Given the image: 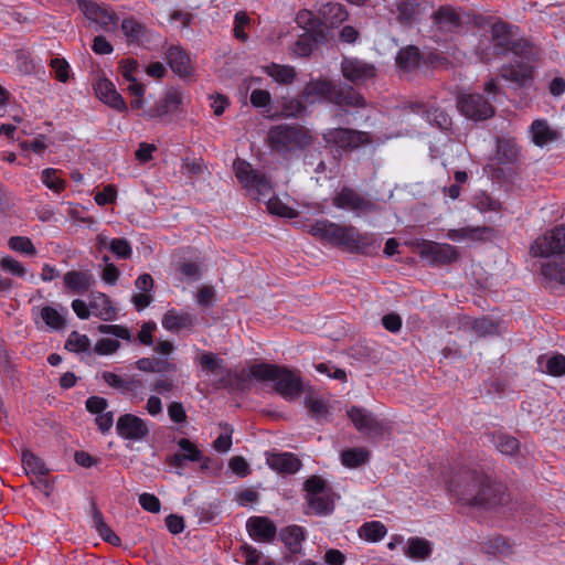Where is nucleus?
<instances>
[{
	"label": "nucleus",
	"mask_w": 565,
	"mask_h": 565,
	"mask_svg": "<svg viewBox=\"0 0 565 565\" xmlns=\"http://www.w3.org/2000/svg\"><path fill=\"white\" fill-rule=\"evenodd\" d=\"M0 268L18 277H24L26 275V268L10 256H6L0 260Z\"/></svg>",
	"instance_id": "59"
},
{
	"label": "nucleus",
	"mask_w": 565,
	"mask_h": 565,
	"mask_svg": "<svg viewBox=\"0 0 565 565\" xmlns=\"http://www.w3.org/2000/svg\"><path fill=\"white\" fill-rule=\"evenodd\" d=\"M89 308L95 317L104 321H110L116 318V309L111 306L108 296L103 292L92 294Z\"/></svg>",
	"instance_id": "29"
},
{
	"label": "nucleus",
	"mask_w": 565,
	"mask_h": 565,
	"mask_svg": "<svg viewBox=\"0 0 565 565\" xmlns=\"http://www.w3.org/2000/svg\"><path fill=\"white\" fill-rule=\"evenodd\" d=\"M236 178L249 191L257 195V199H268L271 194V182L260 173L252 168L250 163L245 160L237 159L233 163Z\"/></svg>",
	"instance_id": "6"
},
{
	"label": "nucleus",
	"mask_w": 565,
	"mask_h": 565,
	"mask_svg": "<svg viewBox=\"0 0 565 565\" xmlns=\"http://www.w3.org/2000/svg\"><path fill=\"white\" fill-rule=\"evenodd\" d=\"M120 437L130 440H141L149 434V428L143 419L132 414L121 415L116 424Z\"/></svg>",
	"instance_id": "14"
},
{
	"label": "nucleus",
	"mask_w": 565,
	"mask_h": 565,
	"mask_svg": "<svg viewBox=\"0 0 565 565\" xmlns=\"http://www.w3.org/2000/svg\"><path fill=\"white\" fill-rule=\"evenodd\" d=\"M484 551L488 554H500L504 556H509L513 553L512 545L510 542L503 536H495L489 539L484 544Z\"/></svg>",
	"instance_id": "48"
},
{
	"label": "nucleus",
	"mask_w": 565,
	"mask_h": 565,
	"mask_svg": "<svg viewBox=\"0 0 565 565\" xmlns=\"http://www.w3.org/2000/svg\"><path fill=\"white\" fill-rule=\"evenodd\" d=\"M9 247L18 253L25 254L29 256L36 255V248L32 241L26 236H12L8 241Z\"/></svg>",
	"instance_id": "49"
},
{
	"label": "nucleus",
	"mask_w": 565,
	"mask_h": 565,
	"mask_svg": "<svg viewBox=\"0 0 565 565\" xmlns=\"http://www.w3.org/2000/svg\"><path fill=\"white\" fill-rule=\"evenodd\" d=\"M531 254L534 257L557 254L542 265L541 273L546 279L565 285V225L537 237L531 245Z\"/></svg>",
	"instance_id": "2"
},
{
	"label": "nucleus",
	"mask_w": 565,
	"mask_h": 565,
	"mask_svg": "<svg viewBox=\"0 0 565 565\" xmlns=\"http://www.w3.org/2000/svg\"><path fill=\"white\" fill-rule=\"evenodd\" d=\"M316 43L307 33L301 34L294 45V53L298 56H309L315 47Z\"/></svg>",
	"instance_id": "57"
},
{
	"label": "nucleus",
	"mask_w": 565,
	"mask_h": 565,
	"mask_svg": "<svg viewBox=\"0 0 565 565\" xmlns=\"http://www.w3.org/2000/svg\"><path fill=\"white\" fill-rule=\"evenodd\" d=\"M311 130L298 124H280L267 132V143L271 151L284 159H290L313 143Z\"/></svg>",
	"instance_id": "3"
},
{
	"label": "nucleus",
	"mask_w": 565,
	"mask_h": 565,
	"mask_svg": "<svg viewBox=\"0 0 565 565\" xmlns=\"http://www.w3.org/2000/svg\"><path fill=\"white\" fill-rule=\"evenodd\" d=\"M501 77L519 88L530 87L533 83V68L527 62L515 61L501 67Z\"/></svg>",
	"instance_id": "15"
},
{
	"label": "nucleus",
	"mask_w": 565,
	"mask_h": 565,
	"mask_svg": "<svg viewBox=\"0 0 565 565\" xmlns=\"http://www.w3.org/2000/svg\"><path fill=\"white\" fill-rule=\"evenodd\" d=\"M102 377L120 394L129 395L131 398L142 395L145 384L142 379L137 375L120 376L113 372L105 371L102 373Z\"/></svg>",
	"instance_id": "13"
},
{
	"label": "nucleus",
	"mask_w": 565,
	"mask_h": 565,
	"mask_svg": "<svg viewBox=\"0 0 565 565\" xmlns=\"http://www.w3.org/2000/svg\"><path fill=\"white\" fill-rule=\"evenodd\" d=\"M333 205L339 209L350 210L353 212H366L374 207V204L365 200L356 191L350 188H342L333 198Z\"/></svg>",
	"instance_id": "19"
},
{
	"label": "nucleus",
	"mask_w": 565,
	"mask_h": 565,
	"mask_svg": "<svg viewBox=\"0 0 565 565\" xmlns=\"http://www.w3.org/2000/svg\"><path fill=\"white\" fill-rule=\"evenodd\" d=\"M267 209L271 214L285 216V217H294L296 215L295 211L289 206L285 205L278 200H274L271 198L267 199Z\"/></svg>",
	"instance_id": "62"
},
{
	"label": "nucleus",
	"mask_w": 565,
	"mask_h": 565,
	"mask_svg": "<svg viewBox=\"0 0 565 565\" xmlns=\"http://www.w3.org/2000/svg\"><path fill=\"white\" fill-rule=\"evenodd\" d=\"M431 19L434 26L443 33L455 32L461 25L460 15L450 7H440Z\"/></svg>",
	"instance_id": "24"
},
{
	"label": "nucleus",
	"mask_w": 565,
	"mask_h": 565,
	"mask_svg": "<svg viewBox=\"0 0 565 565\" xmlns=\"http://www.w3.org/2000/svg\"><path fill=\"white\" fill-rule=\"evenodd\" d=\"M341 71L343 76L352 83H360L372 78L376 72L373 64L355 57H344L341 63Z\"/></svg>",
	"instance_id": "16"
},
{
	"label": "nucleus",
	"mask_w": 565,
	"mask_h": 565,
	"mask_svg": "<svg viewBox=\"0 0 565 565\" xmlns=\"http://www.w3.org/2000/svg\"><path fill=\"white\" fill-rule=\"evenodd\" d=\"M331 103L340 108L366 107L364 97L350 85H334Z\"/></svg>",
	"instance_id": "21"
},
{
	"label": "nucleus",
	"mask_w": 565,
	"mask_h": 565,
	"mask_svg": "<svg viewBox=\"0 0 565 565\" xmlns=\"http://www.w3.org/2000/svg\"><path fill=\"white\" fill-rule=\"evenodd\" d=\"M386 532L385 525L379 521L365 523L359 530L360 536L370 542H377L382 540Z\"/></svg>",
	"instance_id": "47"
},
{
	"label": "nucleus",
	"mask_w": 565,
	"mask_h": 565,
	"mask_svg": "<svg viewBox=\"0 0 565 565\" xmlns=\"http://www.w3.org/2000/svg\"><path fill=\"white\" fill-rule=\"evenodd\" d=\"M449 491L461 505L478 510H492L509 500L502 483L477 469L458 471L449 482Z\"/></svg>",
	"instance_id": "1"
},
{
	"label": "nucleus",
	"mask_w": 565,
	"mask_h": 565,
	"mask_svg": "<svg viewBox=\"0 0 565 565\" xmlns=\"http://www.w3.org/2000/svg\"><path fill=\"white\" fill-rule=\"evenodd\" d=\"M473 201L475 206L481 212H498L501 210V203L498 200L490 196L489 194H487L486 192L478 193L475 196Z\"/></svg>",
	"instance_id": "53"
},
{
	"label": "nucleus",
	"mask_w": 565,
	"mask_h": 565,
	"mask_svg": "<svg viewBox=\"0 0 565 565\" xmlns=\"http://www.w3.org/2000/svg\"><path fill=\"white\" fill-rule=\"evenodd\" d=\"M266 73L273 77L275 82L284 85L291 84L296 78V71L289 65L273 63L266 67Z\"/></svg>",
	"instance_id": "39"
},
{
	"label": "nucleus",
	"mask_w": 565,
	"mask_h": 565,
	"mask_svg": "<svg viewBox=\"0 0 565 565\" xmlns=\"http://www.w3.org/2000/svg\"><path fill=\"white\" fill-rule=\"evenodd\" d=\"M109 250L121 259H128L132 254L130 243L126 238L111 239L109 242Z\"/></svg>",
	"instance_id": "54"
},
{
	"label": "nucleus",
	"mask_w": 565,
	"mask_h": 565,
	"mask_svg": "<svg viewBox=\"0 0 565 565\" xmlns=\"http://www.w3.org/2000/svg\"><path fill=\"white\" fill-rule=\"evenodd\" d=\"M166 61L172 72L180 77L191 75L192 66L189 55L180 46H170L166 54Z\"/></svg>",
	"instance_id": "25"
},
{
	"label": "nucleus",
	"mask_w": 565,
	"mask_h": 565,
	"mask_svg": "<svg viewBox=\"0 0 565 565\" xmlns=\"http://www.w3.org/2000/svg\"><path fill=\"white\" fill-rule=\"evenodd\" d=\"M42 181L55 192H61L65 188V182L56 175V170L52 168L42 171Z\"/></svg>",
	"instance_id": "58"
},
{
	"label": "nucleus",
	"mask_w": 565,
	"mask_h": 565,
	"mask_svg": "<svg viewBox=\"0 0 565 565\" xmlns=\"http://www.w3.org/2000/svg\"><path fill=\"white\" fill-rule=\"evenodd\" d=\"M531 131L533 142L539 147H544L561 137V134L552 129L544 119L534 120L531 126Z\"/></svg>",
	"instance_id": "30"
},
{
	"label": "nucleus",
	"mask_w": 565,
	"mask_h": 565,
	"mask_svg": "<svg viewBox=\"0 0 565 565\" xmlns=\"http://www.w3.org/2000/svg\"><path fill=\"white\" fill-rule=\"evenodd\" d=\"M121 30L129 43H139L146 35V26L134 18L124 19Z\"/></svg>",
	"instance_id": "41"
},
{
	"label": "nucleus",
	"mask_w": 565,
	"mask_h": 565,
	"mask_svg": "<svg viewBox=\"0 0 565 565\" xmlns=\"http://www.w3.org/2000/svg\"><path fill=\"white\" fill-rule=\"evenodd\" d=\"M97 97L109 107L119 111H127V105L115 85L107 78H99L95 84Z\"/></svg>",
	"instance_id": "22"
},
{
	"label": "nucleus",
	"mask_w": 565,
	"mask_h": 565,
	"mask_svg": "<svg viewBox=\"0 0 565 565\" xmlns=\"http://www.w3.org/2000/svg\"><path fill=\"white\" fill-rule=\"evenodd\" d=\"M458 109L472 120H486L494 115V107L480 94H461L457 99Z\"/></svg>",
	"instance_id": "10"
},
{
	"label": "nucleus",
	"mask_w": 565,
	"mask_h": 565,
	"mask_svg": "<svg viewBox=\"0 0 565 565\" xmlns=\"http://www.w3.org/2000/svg\"><path fill=\"white\" fill-rule=\"evenodd\" d=\"M246 527L248 534L258 542H271L277 534L276 525L266 516L249 518Z\"/></svg>",
	"instance_id": "20"
},
{
	"label": "nucleus",
	"mask_w": 565,
	"mask_h": 565,
	"mask_svg": "<svg viewBox=\"0 0 565 565\" xmlns=\"http://www.w3.org/2000/svg\"><path fill=\"white\" fill-rule=\"evenodd\" d=\"M307 104L299 97H285L280 103V116L284 118H299L305 115Z\"/></svg>",
	"instance_id": "38"
},
{
	"label": "nucleus",
	"mask_w": 565,
	"mask_h": 565,
	"mask_svg": "<svg viewBox=\"0 0 565 565\" xmlns=\"http://www.w3.org/2000/svg\"><path fill=\"white\" fill-rule=\"evenodd\" d=\"M40 317L52 330H62L65 328V318L53 307L44 306L40 311Z\"/></svg>",
	"instance_id": "46"
},
{
	"label": "nucleus",
	"mask_w": 565,
	"mask_h": 565,
	"mask_svg": "<svg viewBox=\"0 0 565 565\" xmlns=\"http://www.w3.org/2000/svg\"><path fill=\"white\" fill-rule=\"evenodd\" d=\"M182 104L183 95L177 89H169L153 108L146 110L143 114L149 118L163 117L178 111Z\"/></svg>",
	"instance_id": "23"
},
{
	"label": "nucleus",
	"mask_w": 565,
	"mask_h": 565,
	"mask_svg": "<svg viewBox=\"0 0 565 565\" xmlns=\"http://www.w3.org/2000/svg\"><path fill=\"white\" fill-rule=\"evenodd\" d=\"M305 406L316 420L328 419L330 407L324 399L308 396L305 398Z\"/></svg>",
	"instance_id": "44"
},
{
	"label": "nucleus",
	"mask_w": 565,
	"mask_h": 565,
	"mask_svg": "<svg viewBox=\"0 0 565 565\" xmlns=\"http://www.w3.org/2000/svg\"><path fill=\"white\" fill-rule=\"evenodd\" d=\"M427 120L440 129H447L451 124L450 117L441 109L434 108L427 111Z\"/></svg>",
	"instance_id": "60"
},
{
	"label": "nucleus",
	"mask_w": 565,
	"mask_h": 565,
	"mask_svg": "<svg viewBox=\"0 0 565 565\" xmlns=\"http://www.w3.org/2000/svg\"><path fill=\"white\" fill-rule=\"evenodd\" d=\"M178 445L181 449L180 455H182V458L189 461H201L203 459V455L201 450L190 440L186 438H181L178 441Z\"/></svg>",
	"instance_id": "51"
},
{
	"label": "nucleus",
	"mask_w": 565,
	"mask_h": 565,
	"mask_svg": "<svg viewBox=\"0 0 565 565\" xmlns=\"http://www.w3.org/2000/svg\"><path fill=\"white\" fill-rule=\"evenodd\" d=\"M370 452L364 448H351L341 452V462L348 468H358L369 460Z\"/></svg>",
	"instance_id": "42"
},
{
	"label": "nucleus",
	"mask_w": 565,
	"mask_h": 565,
	"mask_svg": "<svg viewBox=\"0 0 565 565\" xmlns=\"http://www.w3.org/2000/svg\"><path fill=\"white\" fill-rule=\"evenodd\" d=\"M419 58V51L415 46H408L398 52L396 62L403 70L412 71L418 65Z\"/></svg>",
	"instance_id": "45"
},
{
	"label": "nucleus",
	"mask_w": 565,
	"mask_h": 565,
	"mask_svg": "<svg viewBox=\"0 0 565 565\" xmlns=\"http://www.w3.org/2000/svg\"><path fill=\"white\" fill-rule=\"evenodd\" d=\"M333 86L334 84L328 79H311L303 87L300 98L307 105H313L324 100L331 103Z\"/></svg>",
	"instance_id": "17"
},
{
	"label": "nucleus",
	"mask_w": 565,
	"mask_h": 565,
	"mask_svg": "<svg viewBox=\"0 0 565 565\" xmlns=\"http://www.w3.org/2000/svg\"><path fill=\"white\" fill-rule=\"evenodd\" d=\"M472 329L481 337L497 332V326L487 318H480L473 321Z\"/></svg>",
	"instance_id": "64"
},
{
	"label": "nucleus",
	"mask_w": 565,
	"mask_h": 565,
	"mask_svg": "<svg viewBox=\"0 0 565 565\" xmlns=\"http://www.w3.org/2000/svg\"><path fill=\"white\" fill-rule=\"evenodd\" d=\"M491 233L492 228L488 226H466L461 228L448 230L447 237L455 242H479L488 238Z\"/></svg>",
	"instance_id": "28"
},
{
	"label": "nucleus",
	"mask_w": 565,
	"mask_h": 565,
	"mask_svg": "<svg viewBox=\"0 0 565 565\" xmlns=\"http://www.w3.org/2000/svg\"><path fill=\"white\" fill-rule=\"evenodd\" d=\"M545 373L552 376H562L565 374V356L555 354L546 360Z\"/></svg>",
	"instance_id": "55"
},
{
	"label": "nucleus",
	"mask_w": 565,
	"mask_h": 565,
	"mask_svg": "<svg viewBox=\"0 0 565 565\" xmlns=\"http://www.w3.org/2000/svg\"><path fill=\"white\" fill-rule=\"evenodd\" d=\"M92 516L93 523L96 531L103 537L104 541L113 545H119L120 539L111 531V529L104 521L102 512L97 509L95 503H92Z\"/></svg>",
	"instance_id": "36"
},
{
	"label": "nucleus",
	"mask_w": 565,
	"mask_h": 565,
	"mask_svg": "<svg viewBox=\"0 0 565 565\" xmlns=\"http://www.w3.org/2000/svg\"><path fill=\"white\" fill-rule=\"evenodd\" d=\"M50 66L55 72V77L62 83H66L70 78V65L65 58H52Z\"/></svg>",
	"instance_id": "61"
},
{
	"label": "nucleus",
	"mask_w": 565,
	"mask_h": 565,
	"mask_svg": "<svg viewBox=\"0 0 565 565\" xmlns=\"http://www.w3.org/2000/svg\"><path fill=\"white\" fill-rule=\"evenodd\" d=\"M498 159L502 163H511L516 160L519 154L518 147L509 140L498 141Z\"/></svg>",
	"instance_id": "50"
},
{
	"label": "nucleus",
	"mask_w": 565,
	"mask_h": 565,
	"mask_svg": "<svg viewBox=\"0 0 565 565\" xmlns=\"http://www.w3.org/2000/svg\"><path fill=\"white\" fill-rule=\"evenodd\" d=\"M323 140L343 151H353L372 141L370 134L366 131L342 127L328 129L323 134Z\"/></svg>",
	"instance_id": "9"
},
{
	"label": "nucleus",
	"mask_w": 565,
	"mask_h": 565,
	"mask_svg": "<svg viewBox=\"0 0 565 565\" xmlns=\"http://www.w3.org/2000/svg\"><path fill=\"white\" fill-rule=\"evenodd\" d=\"M307 501L316 514H329L333 510V501L330 489L326 481L319 476H312L305 482Z\"/></svg>",
	"instance_id": "8"
},
{
	"label": "nucleus",
	"mask_w": 565,
	"mask_h": 565,
	"mask_svg": "<svg viewBox=\"0 0 565 565\" xmlns=\"http://www.w3.org/2000/svg\"><path fill=\"white\" fill-rule=\"evenodd\" d=\"M249 23V18L244 11H238L235 14L234 35L239 41H247L248 35L244 32V26Z\"/></svg>",
	"instance_id": "63"
},
{
	"label": "nucleus",
	"mask_w": 565,
	"mask_h": 565,
	"mask_svg": "<svg viewBox=\"0 0 565 565\" xmlns=\"http://www.w3.org/2000/svg\"><path fill=\"white\" fill-rule=\"evenodd\" d=\"M419 14V0H401L397 3V21L401 24L411 25Z\"/></svg>",
	"instance_id": "34"
},
{
	"label": "nucleus",
	"mask_w": 565,
	"mask_h": 565,
	"mask_svg": "<svg viewBox=\"0 0 565 565\" xmlns=\"http://www.w3.org/2000/svg\"><path fill=\"white\" fill-rule=\"evenodd\" d=\"M318 15L324 24L330 29H334L348 19L349 13L342 4L328 2L320 7Z\"/></svg>",
	"instance_id": "27"
},
{
	"label": "nucleus",
	"mask_w": 565,
	"mask_h": 565,
	"mask_svg": "<svg viewBox=\"0 0 565 565\" xmlns=\"http://www.w3.org/2000/svg\"><path fill=\"white\" fill-rule=\"evenodd\" d=\"M22 463L26 475L45 476L49 472L43 460L30 450L22 452Z\"/></svg>",
	"instance_id": "40"
},
{
	"label": "nucleus",
	"mask_w": 565,
	"mask_h": 565,
	"mask_svg": "<svg viewBox=\"0 0 565 565\" xmlns=\"http://www.w3.org/2000/svg\"><path fill=\"white\" fill-rule=\"evenodd\" d=\"M280 537L291 553H299L301 542L305 540V533L302 527L290 525L280 532Z\"/></svg>",
	"instance_id": "37"
},
{
	"label": "nucleus",
	"mask_w": 565,
	"mask_h": 565,
	"mask_svg": "<svg viewBox=\"0 0 565 565\" xmlns=\"http://www.w3.org/2000/svg\"><path fill=\"white\" fill-rule=\"evenodd\" d=\"M194 322L193 316L189 312H178L177 310H168L162 318V327L171 332H178L181 329L192 328Z\"/></svg>",
	"instance_id": "31"
},
{
	"label": "nucleus",
	"mask_w": 565,
	"mask_h": 565,
	"mask_svg": "<svg viewBox=\"0 0 565 565\" xmlns=\"http://www.w3.org/2000/svg\"><path fill=\"white\" fill-rule=\"evenodd\" d=\"M267 463L280 473H296L301 468V461L291 452L268 454Z\"/></svg>",
	"instance_id": "26"
},
{
	"label": "nucleus",
	"mask_w": 565,
	"mask_h": 565,
	"mask_svg": "<svg viewBox=\"0 0 565 565\" xmlns=\"http://www.w3.org/2000/svg\"><path fill=\"white\" fill-rule=\"evenodd\" d=\"M431 551V544L428 540L423 537H411L407 541L405 554L413 559L424 561L430 556Z\"/></svg>",
	"instance_id": "35"
},
{
	"label": "nucleus",
	"mask_w": 565,
	"mask_h": 565,
	"mask_svg": "<svg viewBox=\"0 0 565 565\" xmlns=\"http://www.w3.org/2000/svg\"><path fill=\"white\" fill-rule=\"evenodd\" d=\"M491 43L497 55H505L509 52L515 56L529 61L532 55V46L529 41L518 39L513 28L498 20L490 26Z\"/></svg>",
	"instance_id": "5"
},
{
	"label": "nucleus",
	"mask_w": 565,
	"mask_h": 565,
	"mask_svg": "<svg viewBox=\"0 0 565 565\" xmlns=\"http://www.w3.org/2000/svg\"><path fill=\"white\" fill-rule=\"evenodd\" d=\"M78 8L84 15L99 24L104 29H108L109 25L117 23V15L115 12L109 11L107 8L89 0H77Z\"/></svg>",
	"instance_id": "18"
},
{
	"label": "nucleus",
	"mask_w": 565,
	"mask_h": 565,
	"mask_svg": "<svg viewBox=\"0 0 565 565\" xmlns=\"http://www.w3.org/2000/svg\"><path fill=\"white\" fill-rule=\"evenodd\" d=\"M420 256L435 265H447L459 258L457 248L450 244L422 239L417 243Z\"/></svg>",
	"instance_id": "11"
},
{
	"label": "nucleus",
	"mask_w": 565,
	"mask_h": 565,
	"mask_svg": "<svg viewBox=\"0 0 565 565\" xmlns=\"http://www.w3.org/2000/svg\"><path fill=\"white\" fill-rule=\"evenodd\" d=\"M65 286L74 292L87 291L93 282V275L86 271L70 270L63 277Z\"/></svg>",
	"instance_id": "33"
},
{
	"label": "nucleus",
	"mask_w": 565,
	"mask_h": 565,
	"mask_svg": "<svg viewBox=\"0 0 565 565\" xmlns=\"http://www.w3.org/2000/svg\"><path fill=\"white\" fill-rule=\"evenodd\" d=\"M337 246L343 247L351 253L370 254L380 247L376 238L369 233H360L352 225H341Z\"/></svg>",
	"instance_id": "7"
},
{
	"label": "nucleus",
	"mask_w": 565,
	"mask_h": 565,
	"mask_svg": "<svg viewBox=\"0 0 565 565\" xmlns=\"http://www.w3.org/2000/svg\"><path fill=\"white\" fill-rule=\"evenodd\" d=\"M249 372L257 380L273 381L274 390L286 401H295L302 393L300 376L287 367L260 363L253 365Z\"/></svg>",
	"instance_id": "4"
},
{
	"label": "nucleus",
	"mask_w": 565,
	"mask_h": 565,
	"mask_svg": "<svg viewBox=\"0 0 565 565\" xmlns=\"http://www.w3.org/2000/svg\"><path fill=\"white\" fill-rule=\"evenodd\" d=\"M495 447L504 455H514L519 450V440L509 435H500L495 440Z\"/></svg>",
	"instance_id": "56"
},
{
	"label": "nucleus",
	"mask_w": 565,
	"mask_h": 565,
	"mask_svg": "<svg viewBox=\"0 0 565 565\" xmlns=\"http://www.w3.org/2000/svg\"><path fill=\"white\" fill-rule=\"evenodd\" d=\"M354 427L369 437H379L384 433V425L371 412L359 406H352L347 412Z\"/></svg>",
	"instance_id": "12"
},
{
	"label": "nucleus",
	"mask_w": 565,
	"mask_h": 565,
	"mask_svg": "<svg viewBox=\"0 0 565 565\" xmlns=\"http://www.w3.org/2000/svg\"><path fill=\"white\" fill-rule=\"evenodd\" d=\"M340 226V224L332 223L327 220H320L309 227L308 233L319 239L327 241L328 243L335 245L339 237Z\"/></svg>",
	"instance_id": "32"
},
{
	"label": "nucleus",
	"mask_w": 565,
	"mask_h": 565,
	"mask_svg": "<svg viewBox=\"0 0 565 565\" xmlns=\"http://www.w3.org/2000/svg\"><path fill=\"white\" fill-rule=\"evenodd\" d=\"M89 344V339L85 334L73 331L65 343V349L72 352H85Z\"/></svg>",
	"instance_id": "52"
},
{
	"label": "nucleus",
	"mask_w": 565,
	"mask_h": 565,
	"mask_svg": "<svg viewBox=\"0 0 565 565\" xmlns=\"http://www.w3.org/2000/svg\"><path fill=\"white\" fill-rule=\"evenodd\" d=\"M329 26L318 15L317 18H309L308 20V35L315 43H326L329 40Z\"/></svg>",
	"instance_id": "43"
}]
</instances>
